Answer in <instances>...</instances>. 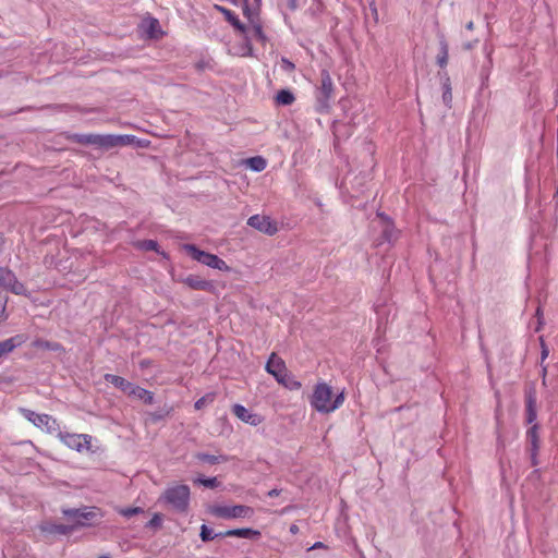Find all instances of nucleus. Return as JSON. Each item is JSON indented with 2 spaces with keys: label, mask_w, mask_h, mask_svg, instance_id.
<instances>
[{
  "label": "nucleus",
  "mask_w": 558,
  "mask_h": 558,
  "mask_svg": "<svg viewBox=\"0 0 558 558\" xmlns=\"http://www.w3.org/2000/svg\"><path fill=\"white\" fill-rule=\"evenodd\" d=\"M537 425H533L532 427L529 428L527 433H526V436H527V439L530 441V445H531V463L532 465H537L538 463V460H537V452H538V448H539V445H538V433H537Z\"/></svg>",
  "instance_id": "obj_17"
},
{
  "label": "nucleus",
  "mask_w": 558,
  "mask_h": 558,
  "mask_svg": "<svg viewBox=\"0 0 558 558\" xmlns=\"http://www.w3.org/2000/svg\"><path fill=\"white\" fill-rule=\"evenodd\" d=\"M547 355H548V350L544 348L542 351V361H544L547 357Z\"/></svg>",
  "instance_id": "obj_41"
},
{
  "label": "nucleus",
  "mask_w": 558,
  "mask_h": 558,
  "mask_svg": "<svg viewBox=\"0 0 558 558\" xmlns=\"http://www.w3.org/2000/svg\"><path fill=\"white\" fill-rule=\"evenodd\" d=\"M246 165L251 170L255 172H260L265 170V168L267 167L266 160L260 156L248 158L246 160Z\"/></svg>",
  "instance_id": "obj_27"
},
{
  "label": "nucleus",
  "mask_w": 558,
  "mask_h": 558,
  "mask_svg": "<svg viewBox=\"0 0 558 558\" xmlns=\"http://www.w3.org/2000/svg\"><path fill=\"white\" fill-rule=\"evenodd\" d=\"M105 380L107 383L112 384L114 387L120 389L121 391L125 392L128 395L130 388H132V383L128 381L121 376L113 375V374H105L104 376Z\"/></svg>",
  "instance_id": "obj_24"
},
{
  "label": "nucleus",
  "mask_w": 558,
  "mask_h": 558,
  "mask_svg": "<svg viewBox=\"0 0 558 558\" xmlns=\"http://www.w3.org/2000/svg\"><path fill=\"white\" fill-rule=\"evenodd\" d=\"M144 509L141 507H130V508H122L119 510V513L123 515L124 518H131L135 514L143 513Z\"/></svg>",
  "instance_id": "obj_35"
},
{
  "label": "nucleus",
  "mask_w": 558,
  "mask_h": 558,
  "mask_svg": "<svg viewBox=\"0 0 558 558\" xmlns=\"http://www.w3.org/2000/svg\"><path fill=\"white\" fill-rule=\"evenodd\" d=\"M190 487L184 484L169 486L165 489L159 501L167 504L177 512H186L190 505Z\"/></svg>",
  "instance_id": "obj_4"
},
{
  "label": "nucleus",
  "mask_w": 558,
  "mask_h": 558,
  "mask_svg": "<svg viewBox=\"0 0 558 558\" xmlns=\"http://www.w3.org/2000/svg\"><path fill=\"white\" fill-rule=\"evenodd\" d=\"M2 243V235L0 234V244Z\"/></svg>",
  "instance_id": "obj_48"
},
{
  "label": "nucleus",
  "mask_w": 558,
  "mask_h": 558,
  "mask_svg": "<svg viewBox=\"0 0 558 558\" xmlns=\"http://www.w3.org/2000/svg\"><path fill=\"white\" fill-rule=\"evenodd\" d=\"M7 298L0 295V322L5 318Z\"/></svg>",
  "instance_id": "obj_37"
},
{
  "label": "nucleus",
  "mask_w": 558,
  "mask_h": 558,
  "mask_svg": "<svg viewBox=\"0 0 558 558\" xmlns=\"http://www.w3.org/2000/svg\"><path fill=\"white\" fill-rule=\"evenodd\" d=\"M247 225L268 235H274L278 232L277 223L268 216L253 215L247 219Z\"/></svg>",
  "instance_id": "obj_12"
},
{
  "label": "nucleus",
  "mask_w": 558,
  "mask_h": 558,
  "mask_svg": "<svg viewBox=\"0 0 558 558\" xmlns=\"http://www.w3.org/2000/svg\"><path fill=\"white\" fill-rule=\"evenodd\" d=\"M287 66H291V68H292V66H293V63L288 62V63H287Z\"/></svg>",
  "instance_id": "obj_46"
},
{
  "label": "nucleus",
  "mask_w": 558,
  "mask_h": 558,
  "mask_svg": "<svg viewBox=\"0 0 558 558\" xmlns=\"http://www.w3.org/2000/svg\"><path fill=\"white\" fill-rule=\"evenodd\" d=\"M320 547H324V544L322 542H317L313 545L312 548H320Z\"/></svg>",
  "instance_id": "obj_43"
},
{
  "label": "nucleus",
  "mask_w": 558,
  "mask_h": 558,
  "mask_svg": "<svg viewBox=\"0 0 558 558\" xmlns=\"http://www.w3.org/2000/svg\"><path fill=\"white\" fill-rule=\"evenodd\" d=\"M546 374H547V368H546V366H544L542 369V378L546 377Z\"/></svg>",
  "instance_id": "obj_44"
},
{
  "label": "nucleus",
  "mask_w": 558,
  "mask_h": 558,
  "mask_svg": "<svg viewBox=\"0 0 558 558\" xmlns=\"http://www.w3.org/2000/svg\"><path fill=\"white\" fill-rule=\"evenodd\" d=\"M525 401H526V423L532 424L537 417L536 397H535L534 391H530L526 393Z\"/></svg>",
  "instance_id": "obj_23"
},
{
  "label": "nucleus",
  "mask_w": 558,
  "mask_h": 558,
  "mask_svg": "<svg viewBox=\"0 0 558 558\" xmlns=\"http://www.w3.org/2000/svg\"><path fill=\"white\" fill-rule=\"evenodd\" d=\"M266 371L272 375L280 385L290 390H298L302 386L301 383L288 372L284 361L276 353H271L269 356L266 363Z\"/></svg>",
  "instance_id": "obj_3"
},
{
  "label": "nucleus",
  "mask_w": 558,
  "mask_h": 558,
  "mask_svg": "<svg viewBox=\"0 0 558 558\" xmlns=\"http://www.w3.org/2000/svg\"><path fill=\"white\" fill-rule=\"evenodd\" d=\"M232 412L239 420L252 426H257L262 423V417L258 414L248 411L241 404H234Z\"/></svg>",
  "instance_id": "obj_15"
},
{
  "label": "nucleus",
  "mask_w": 558,
  "mask_h": 558,
  "mask_svg": "<svg viewBox=\"0 0 558 558\" xmlns=\"http://www.w3.org/2000/svg\"><path fill=\"white\" fill-rule=\"evenodd\" d=\"M287 66H291V68H292V66H293V63L288 62V63H287Z\"/></svg>",
  "instance_id": "obj_47"
},
{
  "label": "nucleus",
  "mask_w": 558,
  "mask_h": 558,
  "mask_svg": "<svg viewBox=\"0 0 558 558\" xmlns=\"http://www.w3.org/2000/svg\"><path fill=\"white\" fill-rule=\"evenodd\" d=\"M142 29L149 37H156L160 32V25L157 19L148 17L142 22Z\"/></svg>",
  "instance_id": "obj_25"
},
{
  "label": "nucleus",
  "mask_w": 558,
  "mask_h": 558,
  "mask_svg": "<svg viewBox=\"0 0 558 558\" xmlns=\"http://www.w3.org/2000/svg\"><path fill=\"white\" fill-rule=\"evenodd\" d=\"M466 29L469 31H472L474 28V23L473 22H469L466 25H465Z\"/></svg>",
  "instance_id": "obj_42"
},
{
  "label": "nucleus",
  "mask_w": 558,
  "mask_h": 558,
  "mask_svg": "<svg viewBox=\"0 0 558 558\" xmlns=\"http://www.w3.org/2000/svg\"><path fill=\"white\" fill-rule=\"evenodd\" d=\"M442 89V101L448 108H450L452 102V93L449 78L444 83Z\"/></svg>",
  "instance_id": "obj_31"
},
{
  "label": "nucleus",
  "mask_w": 558,
  "mask_h": 558,
  "mask_svg": "<svg viewBox=\"0 0 558 558\" xmlns=\"http://www.w3.org/2000/svg\"><path fill=\"white\" fill-rule=\"evenodd\" d=\"M218 12L222 13L226 20L241 34L246 33V26L239 20V17L229 9L216 4L214 7Z\"/></svg>",
  "instance_id": "obj_19"
},
{
  "label": "nucleus",
  "mask_w": 558,
  "mask_h": 558,
  "mask_svg": "<svg viewBox=\"0 0 558 558\" xmlns=\"http://www.w3.org/2000/svg\"><path fill=\"white\" fill-rule=\"evenodd\" d=\"M41 530L47 534L68 535L74 531V526L66 524L47 523L41 526Z\"/></svg>",
  "instance_id": "obj_22"
},
{
  "label": "nucleus",
  "mask_w": 558,
  "mask_h": 558,
  "mask_svg": "<svg viewBox=\"0 0 558 558\" xmlns=\"http://www.w3.org/2000/svg\"><path fill=\"white\" fill-rule=\"evenodd\" d=\"M182 248L190 257L207 267L218 269L220 271H230L231 268L219 256L202 251L194 244H183Z\"/></svg>",
  "instance_id": "obj_5"
},
{
  "label": "nucleus",
  "mask_w": 558,
  "mask_h": 558,
  "mask_svg": "<svg viewBox=\"0 0 558 558\" xmlns=\"http://www.w3.org/2000/svg\"><path fill=\"white\" fill-rule=\"evenodd\" d=\"M60 439L70 449L82 452L84 449H89L92 436L87 434L60 433Z\"/></svg>",
  "instance_id": "obj_11"
},
{
  "label": "nucleus",
  "mask_w": 558,
  "mask_h": 558,
  "mask_svg": "<svg viewBox=\"0 0 558 558\" xmlns=\"http://www.w3.org/2000/svg\"><path fill=\"white\" fill-rule=\"evenodd\" d=\"M542 384H543V386H546V385H547V384H546V377L542 378Z\"/></svg>",
  "instance_id": "obj_45"
},
{
  "label": "nucleus",
  "mask_w": 558,
  "mask_h": 558,
  "mask_svg": "<svg viewBox=\"0 0 558 558\" xmlns=\"http://www.w3.org/2000/svg\"><path fill=\"white\" fill-rule=\"evenodd\" d=\"M183 283L193 290H201L213 292L215 290L214 282L210 280H206L201 278L199 276L189 275L183 280Z\"/></svg>",
  "instance_id": "obj_16"
},
{
  "label": "nucleus",
  "mask_w": 558,
  "mask_h": 558,
  "mask_svg": "<svg viewBox=\"0 0 558 558\" xmlns=\"http://www.w3.org/2000/svg\"><path fill=\"white\" fill-rule=\"evenodd\" d=\"M290 533L298 534L299 533V526L296 524H292L290 526Z\"/></svg>",
  "instance_id": "obj_40"
},
{
  "label": "nucleus",
  "mask_w": 558,
  "mask_h": 558,
  "mask_svg": "<svg viewBox=\"0 0 558 558\" xmlns=\"http://www.w3.org/2000/svg\"><path fill=\"white\" fill-rule=\"evenodd\" d=\"M27 337L25 335H15L9 339L0 341V361L8 356L14 349L25 343Z\"/></svg>",
  "instance_id": "obj_14"
},
{
  "label": "nucleus",
  "mask_w": 558,
  "mask_h": 558,
  "mask_svg": "<svg viewBox=\"0 0 558 558\" xmlns=\"http://www.w3.org/2000/svg\"><path fill=\"white\" fill-rule=\"evenodd\" d=\"M63 514L72 519L74 529L76 526H88L90 522L98 518L99 513L96 508L84 507L81 509H65Z\"/></svg>",
  "instance_id": "obj_7"
},
{
  "label": "nucleus",
  "mask_w": 558,
  "mask_h": 558,
  "mask_svg": "<svg viewBox=\"0 0 558 558\" xmlns=\"http://www.w3.org/2000/svg\"><path fill=\"white\" fill-rule=\"evenodd\" d=\"M201 538L203 542L213 541L216 537H225L223 535H219V533H214L211 529H209L206 524L201 526Z\"/></svg>",
  "instance_id": "obj_30"
},
{
  "label": "nucleus",
  "mask_w": 558,
  "mask_h": 558,
  "mask_svg": "<svg viewBox=\"0 0 558 558\" xmlns=\"http://www.w3.org/2000/svg\"><path fill=\"white\" fill-rule=\"evenodd\" d=\"M196 483L207 487V488H216L219 485L217 477H198Z\"/></svg>",
  "instance_id": "obj_34"
},
{
  "label": "nucleus",
  "mask_w": 558,
  "mask_h": 558,
  "mask_svg": "<svg viewBox=\"0 0 558 558\" xmlns=\"http://www.w3.org/2000/svg\"><path fill=\"white\" fill-rule=\"evenodd\" d=\"M210 513L217 518L221 519H240V518H251L254 514V509L244 505H234V506H214L210 509Z\"/></svg>",
  "instance_id": "obj_6"
},
{
  "label": "nucleus",
  "mask_w": 558,
  "mask_h": 558,
  "mask_svg": "<svg viewBox=\"0 0 558 558\" xmlns=\"http://www.w3.org/2000/svg\"><path fill=\"white\" fill-rule=\"evenodd\" d=\"M333 92V83L331 76L327 70H323L320 73V86L317 90V101L323 106L327 107L328 101L331 98Z\"/></svg>",
  "instance_id": "obj_13"
},
{
  "label": "nucleus",
  "mask_w": 558,
  "mask_h": 558,
  "mask_svg": "<svg viewBox=\"0 0 558 558\" xmlns=\"http://www.w3.org/2000/svg\"><path fill=\"white\" fill-rule=\"evenodd\" d=\"M333 397L332 388L326 383H318L311 398V405L319 413H331L344 402V392Z\"/></svg>",
  "instance_id": "obj_1"
},
{
  "label": "nucleus",
  "mask_w": 558,
  "mask_h": 558,
  "mask_svg": "<svg viewBox=\"0 0 558 558\" xmlns=\"http://www.w3.org/2000/svg\"><path fill=\"white\" fill-rule=\"evenodd\" d=\"M0 288L17 295L26 293L25 286L17 280L13 271L5 267H0Z\"/></svg>",
  "instance_id": "obj_10"
},
{
  "label": "nucleus",
  "mask_w": 558,
  "mask_h": 558,
  "mask_svg": "<svg viewBox=\"0 0 558 558\" xmlns=\"http://www.w3.org/2000/svg\"><path fill=\"white\" fill-rule=\"evenodd\" d=\"M219 535H223L225 537H242V538H250V539H257L260 537V532L257 530H253L250 527H242V529H233L228 530L226 532H220Z\"/></svg>",
  "instance_id": "obj_18"
},
{
  "label": "nucleus",
  "mask_w": 558,
  "mask_h": 558,
  "mask_svg": "<svg viewBox=\"0 0 558 558\" xmlns=\"http://www.w3.org/2000/svg\"><path fill=\"white\" fill-rule=\"evenodd\" d=\"M243 13L251 25L250 28L247 29L250 34L246 37L247 41L254 39L264 45L267 40V37L263 31V26L259 22L258 15L254 13L247 5L244 7Z\"/></svg>",
  "instance_id": "obj_9"
},
{
  "label": "nucleus",
  "mask_w": 558,
  "mask_h": 558,
  "mask_svg": "<svg viewBox=\"0 0 558 558\" xmlns=\"http://www.w3.org/2000/svg\"><path fill=\"white\" fill-rule=\"evenodd\" d=\"M378 217L383 220V241L391 243L396 240V229L393 227V223L390 221V219L385 216L384 214H378Z\"/></svg>",
  "instance_id": "obj_21"
},
{
  "label": "nucleus",
  "mask_w": 558,
  "mask_h": 558,
  "mask_svg": "<svg viewBox=\"0 0 558 558\" xmlns=\"http://www.w3.org/2000/svg\"><path fill=\"white\" fill-rule=\"evenodd\" d=\"M128 396L142 400L145 404L154 403V393L134 384H132V388H130Z\"/></svg>",
  "instance_id": "obj_20"
},
{
  "label": "nucleus",
  "mask_w": 558,
  "mask_h": 558,
  "mask_svg": "<svg viewBox=\"0 0 558 558\" xmlns=\"http://www.w3.org/2000/svg\"><path fill=\"white\" fill-rule=\"evenodd\" d=\"M280 489L274 488L267 493L268 497L274 498L280 495Z\"/></svg>",
  "instance_id": "obj_39"
},
{
  "label": "nucleus",
  "mask_w": 558,
  "mask_h": 558,
  "mask_svg": "<svg viewBox=\"0 0 558 558\" xmlns=\"http://www.w3.org/2000/svg\"><path fill=\"white\" fill-rule=\"evenodd\" d=\"M196 457L199 461H203V462H206L209 464H217L220 462H226L228 460V458L222 454L215 456V454H209V453H198Z\"/></svg>",
  "instance_id": "obj_29"
},
{
  "label": "nucleus",
  "mask_w": 558,
  "mask_h": 558,
  "mask_svg": "<svg viewBox=\"0 0 558 558\" xmlns=\"http://www.w3.org/2000/svg\"><path fill=\"white\" fill-rule=\"evenodd\" d=\"M448 62V46L446 41L440 43V54L437 58V63L440 68H444L447 65Z\"/></svg>",
  "instance_id": "obj_33"
},
{
  "label": "nucleus",
  "mask_w": 558,
  "mask_h": 558,
  "mask_svg": "<svg viewBox=\"0 0 558 558\" xmlns=\"http://www.w3.org/2000/svg\"><path fill=\"white\" fill-rule=\"evenodd\" d=\"M162 525V517L160 513H155L153 518L146 523V527L157 530Z\"/></svg>",
  "instance_id": "obj_36"
},
{
  "label": "nucleus",
  "mask_w": 558,
  "mask_h": 558,
  "mask_svg": "<svg viewBox=\"0 0 558 558\" xmlns=\"http://www.w3.org/2000/svg\"><path fill=\"white\" fill-rule=\"evenodd\" d=\"M23 416L32 422L36 427H39L48 433L58 430L59 425L56 418L48 414L36 413L28 409H22Z\"/></svg>",
  "instance_id": "obj_8"
},
{
  "label": "nucleus",
  "mask_w": 558,
  "mask_h": 558,
  "mask_svg": "<svg viewBox=\"0 0 558 558\" xmlns=\"http://www.w3.org/2000/svg\"><path fill=\"white\" fill-rule=\"evenodd\" d=\"M76 141L81 144L110 149L113 147L132 144L134 136L114 134H78L76 135Z\"/></svg>",
  "instance_id": "obj_2"
},
{
  "label": "nucleus",
  "mask_w": 558,
  "mask_h": 558,
  "mask_svg": "<svg viewBox=\"0 0 558 558\" xmlns=\"http://www.w3.org/2000/svg\"><path fill=\"white\" fill-rule=\"evenodd\" d=\"M33 347L37 349H44L49 351H61L63 350L62 345L59 342L48 341L43 339H37L33 342Z\"/></svg>",
  "instance_id": "obj_26"
},
{
  "label": "nucleus",
  "mask_w": 558,
  "mask_h": 558,
  "mask_svg": "<svg viewBox=\"0 0 558 558\" xmlns=\"http://www.w3.org/2000/svg\"><path fill=\"white\" fill-rule=\"evenodd\" d=\"M211 400H213V398H210V397H202L195 402L194 407L196 410H201L208 401H211Z\"/></svg>",
  "instance_id": "obj_38"
},
{
  "label": "nucleus",
  "mask_w": 558,
  "mask_h": 558,
  "mask_svg": "<svg viewBox=\"0 0 558 558\" xmlns=\"http://www.w3.org/2000/svg\"><path fill=\"white\" fill-rule=\"evenodd\" d=\"M138 248L143 251H155L158 252V243L155 240H143L138 241L135 244Z\"/></svg>",
  "instance_id": "obj_32"
},
{
  "label": "nucleus",
  "mask_w": 558,
  "mask_h": 558,
  "mask_svg": "<svg viewBox=\"0 0 558 558\" xmlns=\"http://www.w3.org/2000/svg\"><path fill=\"white\" fill-rule=\"evenodd\" d=\"M294 99V95L288 89H281L276 95V101L282 106L291 105Z\"/></svg>",
  "instance_id": "obj_28"
}]
</instances>
